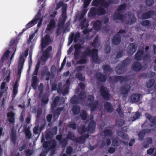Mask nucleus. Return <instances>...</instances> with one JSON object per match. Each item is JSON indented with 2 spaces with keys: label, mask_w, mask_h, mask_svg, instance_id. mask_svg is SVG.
Instances as JSON below:
<instances>
[{
  "label": "nucleus",
  "mask_w": 156,
  "mask_h": 156,
  "mask_svg": "<svg viewBox=\"0 0 156 156\" xmlns=\"http://www.w3.org/2000/svg\"><path fill=\"white\" fill-rule=\"evenodd\" d=\"M51 117H52V116L51 115H48L47 117V121L48 122H50L51 120Z\"/></svg>",
  "instance_id": "774afa93"
},
{
  "label": "nucleus",
  "mask_w": 156,
  "mask_h": 156,
  "mask_svg": "<svg viewBox=\"0 0 156 156\" xmlns=\"http://www.w3.org/2000/svg\"><path fill=\"white\" fill-rule=\"evenodd\" d=\"M119 144V142L117 140V139H113L112 141V145L113 146H117Z\"/></svg>",
  "instance_id": "f704fd0d"
},
{
  "label": "nucleus",
  "mask_w": 156,
  "mask_h": 156,
  "mask_svg": "<svg viewBox=\"0 0 156 156\" xmlns=\"http://www.w3.org/2000/svg\"><path fill=\"white\" fill-rule=\"evenodd\" d=\"M50 145H49V143L48 142H44L43 144V147L45 148H46L48 147L49 148Z\"/></svg>",
  "instance_id": "09e8293b"
},
{
  "label": "nucleus",
  "mask_w": 156,
  "mask_h": 156,
  "mask_svg": "<svg viewBox=\"0 0 156 156\" xmlns=\"http://www.w3.org/2000/svg\"><path fill=\"white\" fill-rule=\"evenodd\" d=\"M115 151V149L114 148L111 147L108 150V151L111 153H112Z\"/></svg>",
  "instance_id": "e2e57ef3"
},
{
  "label": "nucleus",
  "mask_w": 156,
  "mask_h": 156,
  "mask_svg": "<svg viewBox=\"0 0 156 156\" xmlns=\"http://www.w3.org/2000/svg\"><path fill=\"white\" fill-rule=\"evenodd\" d=\"M77 77L78 79L80 80H83L84 79V78L82 76V75L80 73H78L77 74Z\"/></svg>",
  "instance_id": "37998d69"
},
{
  "label": "nucleus",
  "mask_w": 156,
  "mask_h": 156,
  "mask_svg": "<svg viewBox=\"0 0 156 156\" xmlns=\"http://www.w3.org/2000/svg\"><path fill=\"white\" fill-rule=\"evenodd\" d=\"M118 135L120 136L123 139H127L128 138V136L122 132H119L118 133Z\"/></svg>",
  "instance_id": "c756f323"
},
{
  "label": "nucleus",
  "mask_w": 156,
  "mask_h": 156,
  "mask_svg": "<svg viewBox=\"0 0 156 156\" xmlns=\"http://www.w3.org/2000/svg\"><path fill=\"white\" fill-rule=\"evenodd\" d=\"M18 82L17 81H16L15 84H14L13 87V97H15V96L17 94V88H18Z\"/></svg>",
  "instance_id": "a211bd4d"
},
{
  "label": "nucleus",
  "mask_w": 156,
  "mask_h": 156,
  "mask_svg": "<svg viewBox=\"0 0 156 156\" xmlns=\"http://www.w3.org/2000/svg\"><path fill=\"white\" fill-rule=\"evenodd\" d=\"M100 91L101 94L103 97L106 98H108L109 97L107 90L104 87H101Z\"/></svg>",
  "instance_id": "4468645a"
},
{
  "label": "nucleus",
  "mask_w": 156,
  "mask_h": 156,
  "mask_svg": "<svg viewBox=\"0 0 156 156\" xmlns=\"http://www.w3.org/2000/svg\"><path fill=\"white\" fill-rule=\"evenodd\" d=\"M154 1L153 0H148L147 1V4L149 6H151L154 3Z\"/></svg>",
  "instance_id": "4c0bfd02"
},
{
  "label": "nucleus",
  "mask_w": 156,
  "mask_h": 156,
  "mask_svg": "<svg viewBox=\"0 0 156 156\" xmlns=\"http://www.w3.org/2000/svg\"><path fill=\"white\" fill-rule=\"evenodd\" d=\"M59 97H55L54 101L53 104H52V106H53V105H54L55 106L56 105V103L58 102V101L59 100Z\"/></svg>",
  "instance_id": "e433bc0d"
},
{
  "label": "nucleus",
  "mask_w": 156,
  "mask_h": 156,
  "mask_svg": "<svg viewBox=\"0 0 156 156\" xmlns=\"http://www.w3.org/2000/svg\"><path fill=\"white\" fill-rule=\"evenodd\" d=\"M91 0H83L84 7H86L90 3Z\"/></svg>",
  "instance_id": "c9c22d12"
},
{
  "label": "nucleus",
  "mask_w": 156,
  "mask_h": 156,
  "mask_svg": "<svg viewBox=\"0 0 156 156\" xmlns=\"http://www.w3.org/2000/svg\"><path fill=\"white\" fill-rule=\"evenodd\" d=\"M94 98L92 96H89L88 97L86 103L87 106H90L91 110L92 111L95 110L97 108L98 102L95 101L94 103L93 100Z\"/></svg>",
  "instance_id": "39448f33"
},
{
  "label": "nucleus",
  "mask_w": 156,
  "mask_h": 156,
  "mask_svg": "<svg viewBox=\"0 0 156 156\" xmlns=\"http://www.w3.org/2000/svg\"><path fill=\"white\" fill-rule=\"evenodd\" d=\"M105 107L106 110L109 112H111L112 111V108L110 103H107L105 105Z\"/></svg>",
  "instance_id": "aec40b11"
},
{
  "label": "nucleus",
  "mask_w": 156,
  "mask_h": 156,
  "mask_svg": "<svg viewBox=\"0 0 156 156\" xmlns=\"http://www.w3.org/2000/svg\"><path fill=\"white\" fill-rule=\"evenodd\" d=\"M140 116V114L139 112H136L135 114V116L134 117L135 119L133 120L132 121H134L135 119L138 118Z\"/></svg>",
  "instance_id": "49530a36"
},
{
  "label": "nucleus",
  "mask_w": 156,
  "mask_h": 156,
  "mask_svg": "<svg viewBox=\"0 0 156 156\" xmlns=\"http://www.w3.org/2000/svg\"><path fill=\"white\" fill-rule=\"evenodd\" d=\"M144 133L145 131L144 130H143L139 133L138 134V135L139 137L140 138V139H142V138L143 137L144 135Z\"/></svg>",
  "instance_id": "a19ab883"
},
{
  "label": "nucleus",
  "mask_w": 156,
  "mask_h": 156,
  "mask_svg": "<svg viewBox=\"0 0 156 156\" xmlns=\"http://www.w3.org/2000/svg\"><path fill=\"white\" fill-rule=\"evenodd\" d=\"M117 111L119 114V115H120L121 116H122L123 115V113L122 111L121 110V109L119 108L118 109H117Z\"/></svg>",
  "instance_id": "bf43d9fd"
},
{
  "label": "nucleus",
  "mask_w": 156,
  "mask_h": 156,
  "mask_svg": "<svg viewBox=\"0 0 156 156\" xmlns=\"http://www.w3.org/2000/svg\"><path fill=\"white\" fill-rule=\"evenodd\" d=\"M103 70L105 73L109 74L111 72V69L108 66H106L104 67Z\"/></svg>",
  "instance_id": "393cba45"
},
{
  "label": "nucleus",
  "mask_w": 156,
  "mask_h": 156,
  "mask_svg": "<svg viewBox=\"0 0 156 156\" xmlns=\"http://www.w3.org/2000/svg\"><path fill=\"white\" fill-rule=\"evenodd\" d=\"M14 115L15 114L12 112H9L7 115L9 121L12 123H13L14 122Z\"/></svg>",
  "instance_id": "2eb2a0df"
},
{
  "label": "nucleus",
  "mask_w": 156,
  "mask_h": 156,
  "mask_svg": "<svg viewBox=\"0 0 156 156\" xmlns=\"http://www.w3.org/2000/svg\"><path fill=\"white\" fill-rule=\"evenodd\" d=\"M80 108L79 106H75L73 107L72 111L75 114H76L79 112Z\"/></svg>",
  "instance_id": "cd10ccee"
},
{
  "label": "nucleus",
  "mask_w": 156,
  "mask_h": 156,
  "mask_svg": "<svg viewBox=\"0 0 156 156\" xmlns=\"http://www.w3.org/2000/svg\"><path fill=\"white\" fill-rule=\"evenodd\" d=\"M145 116L151 122H154V121L153 120L154 118L153 117H151L150 115L146 113L145 114Z\"/></svg>",
  "instance_id": "2f4dec72"
},
{
  "label": "nucleus",
  "mask_w": 156,
  "mask_h": 156,
  "mask_svg": "<svg viewBox=\"0 0 156 156\" xmlns=\"http://www.w3.org/2000/svg\"><path fill=\"white\" fill-rule=\"evenodd\" d=\"M74 136L72 134H70L67 137L68 138H70L72 140H74Z\"/></svg>",
  "instance_id": "5fc2aeb1"
},
{
  "label": "nucleus",
  "mask_w": 156,
  "mask_h": 156,
  "mask_svg": "<svg viewBox=\"0 0 156 156\" xmlns=\"http://www.w3.org/2000/svg\"><path fill=\"white\" fill-rule=\"evenodd\" d=\"M62 2H60L58 3L56 5V7L55 8L57 10L62 5Z\"/></svg>",
  "instance_id": "3c124183"
},
{
  "label": "nucleus",
  "mask_w": 156,
  "mask_h": 156,
  "mask_svg": "<svg viewBox=\"0 0 156 156\" xmlns=\"http://www.w3.org/2000/svg\"><path fill=\"white\" fill-rule=\"evenodd\" d=\"M50 42L49 37L48 35H46L41 40V48L44 49Z\"/></svg>",
  "instance_id": "1a4fd4ad"
},
{
  "label": "nucleus",
  "mask_w": 156,
  "mask_h": 156,
  "mask_svg": "<svg viewBox=\"0 0 156 156\" xmlns=\"http://www.w3.org/2000/svg\"><path fill=\"white\" fill-rule=\"evenodd\" d=\"M142 25L144 26L148 25L149 24V22L148 20L144 21L141 23Z\"/></svg>",
  "instance_id": "c03bdc74"
},
{
  "label": "nucleus",
  "mask_w": 156,
  "mask_h": 156,
  "mask_svg": "<svg viewBox=\"0 0 156 156\" xmlns=\"http://www.w3.org/2000/svg\"><path fill=\"white\" fill-rule=\"evenodd\" d=\"M89 128L87 130V131H88L90 133L92 132V130L94 129L95 127V124L94 122L92 121L90 122L89 125Z\"/></svg>",
  "instance_id": "f3484780"
},
{
  "label": "nucleus",
  "mask_w": 156,
  "mask_h": 156,
  "mask_svg": "<svg viewBox=\"0 0 156 156\" xmlns=\"http://www.w3.org/2000/svg\"><path fill=\"white\" fill-rule=\"evenodd\" d=\"M33 130L35 134H37L38 133V132L39 131L38 126H35Z\"/></svg>",
  "instance_id": "79ce46f5"
},
{
  "label": "nucleus",
  "mask_w": 156,
  "mask_h": 156,
  "mask_svg": "<svg viewBox=\"0 0 156 156\" xmlns=\"http://www.w3.org/2000/svg\"><path fill=\"white\" fill-rule=\"evenodd\" d=\"M25 133L27 137L30 138L31 137V134L29 130L28 129H26L25 131Z\"/></svg>",
  "instance_id": "473e14b6"
},
{
  "label": "nucleus",
  "mask_w": 156,
  "mask_h": 156,
  "mask_svg": "<svg viewBox=\"0 0 156 156\" xmlns=\"http://www.w3.org/2000/svg\"><path fill=\"white\" fill-rule=\"evenodd\" d=\"M97 51L95 49H93L91 52L89 48L87 49L84 52V56H90L94 62H98V58L97 56Z\"/></svg>",
  "instance_id": "7ed1b4c3"
},
{
  "label": "nucleus",
  "mask_w": 156,
  "mask_h": 156,
  "mask_svg": "<svg viewBox=\"0 0 156 156\" xmlns=\"http://www.w3.org/2000/svg\"><path fill=\"white\" fill-rule=\"evenodd\" d=\"M80 36V34L79 33H76L74 37V34L71 33L69 36V44H70L72 42L73 39L75 42H76L77 39Z\"/></svg>",
  "instance_id": "9b49d317"
},
{
  "label": "nucleus",
  "mask_w": 156,
  "mask_h": 156,
  "mask_svg": "<svg viewBox=\"0 0 156 156\" xmlns=\"http://www.w3.org/2000/svg\"><path fill=\"white\" fill-rule=\"evenodd\" d=\"M110 50V47L109 46H107L105 49V51L107 53L109 52Z\"/></svg>",
  "instance_id": "680f3d73"
},
{
  "label": "nucleus",
  "mask_w": 156,
  "mask_h": 156,
  "mask_svg": "<svg viewBox=\"0 0 156 156\" xmlns=\"http://www.w3.org/2000/svg\"><path fill=\"white\" fill-rule=\"evenodd\" d=\"M79 85L82 89H83L85 87V85L82 82L80 83Z\"/></svg>",
  "instance_id": "0e129e2a"
},
{
  "label": "nucleus",
  "mask_w": 156,
  "mask_h": 156,
  "mask_svg": "<svg viewBox=\"0 0 156 156\" xmlns=\"http://www.w3.org/2000/svg\"><path fill=\"white\" fill-rule=\"evenodd\" d=\"M66 6L62 7V17L63 20L65 21L66 18Z\"/></svg>",
  "instance_id": "a878e982"
},
{
  "label": "nucleus",
  "mask_w": 156,
  "mask_h": 156,
  "mask_svg": "<svg viewBox=\"0 0 156 156\" xmlns=\"http://www.w3.org/2000/svg\"><path fill=\"white\" fill-rule=\"evenodd\" d=\"M55 26V21L53 20L50 21L49 24L48 25L47 30H51L54 28Z\"/></svg>",
  "instance_id": "6ab92c4d"
},
{
  "label": "nucleus",
  "mask_w": 156,
  "mask_h": 156,
  "mask_svg": "<svg viewBox=\"0 0 156 156\" xmlns=\"http://www.w3.org/2000/svg\"><path fill=\"white\" fill-rule=\"evenodd\" d=\"M153 12L151 11L149 12L148 13H146L144 14L142 17H141L142 19H147L150 17L151 15L153 13Z\"/></svg>",
  "instance_id": "5701e85b"
},
{
  "label": "nucleus",
  "mask_w": 156,
  "mask_h": 156,
  "mask_svg": "<svg viewBox=\"0 0 156 156\" xmlns=\"http://www.w3.org/2000/svg\"><path fill=\"white\" fill-rule=\"evenodd\" d=\"M96 76L99 80L101 81H104L105 80V78L104 76L100 73L97 74Z\"/></svg>",
  "instance_id": "412c9836"
},
{
  "label": "nucleus",
  "mask_w": 156,
  "mask_h": 156,
  "mask_svg": "<svg viewBox=\"0 0 156 156\" xmlns=\"http://www.w3.org/2000/svg\"><path fill=\"white\" fill-rule=\"evenodd\" d=\"M136 50V46L133 43L130 44L128 46L127 50L130 54H133L135 52Z\"/></svg>",
  "instance_id": "9d476101"
},
{
  "label": "nucleus",
  "mask_w": 156,
  "mask_h": 156,
  "mask_svg": "<svg viewBox=\"0 0 156 156\" xmlns=\"http://www.w3.org/2000/svg\"><path fill=\"white\" fill-rule=\"evenodd\" d=\"M154 150V148H150L147 151V153L149 154H151L153 152Z\"/></svg>",
  "instance_id": "a18cd8bd"
},
{
  "label": "nucleus",
  "mask_w": 156,
  "mask_h": 156,
  "mask_svg": "<svg viewBox=\"0 0 156 156\" xmlns=\"http://www.w3.org/2000/svg\"><path fill=\"white\" fill-rule=\"evenodd\" d=\"M48 101V99L47 97L43 98L42 100V103L46 104Z\"/></svg>",
  "instance_id": "de8ad7c7"
},
{
  "label": "nucleus",
  "mask_w": 156,
  "mask_h": 156,
  "mask_svg": "<svg viewBox=\"0 0 156 156\" xmlns=\"http://www.w3.org/2000/svg\"><path fill=\"white\" fill-rule=\"evenodd\" d=\"M28 54V50H26L24 53L21 55L18 62V75H20L23 68V63L24 62V58H26Z\"/></svg>",
  "instance_id": "20e7f679"
},
{
  "label": "nucleus",
  "mask_w": 156,
  "mask_h": 156,
  "mask_svg": "<svg viewBox=\"0 0 156 156\" xmlns=\"http://www.w3.org/2000/svg\"><path fill=\"white\" fill-rule=\"evenodd\" d=\"M69 80H68L66 81V84L65 85V87H66V89L63 92V95H65L68 92V87L69 85Z\"/></svg>",
  "instance_id": "bb28decb"
},
{
  "label": "nucleus",
  "mask_w": 156,
  "mask_h": 156,
  "mask_svg": "<svg viewBox=\"0 0 156 156\" xmlns=\"http://www.w3.org/2000/svg\"><path fill=\"white\" fill-rule=\"evenodd\" d=\"M70 127L72 128L73 129H75L76 128V126L75 124L74 123H71L69 125Z\"/></svg>",
  "instance_id": "338daca9"
},
{
  "label": "nucleus",
  "mask_w": 156,
  "mask_h": 156,
  "mask_svg": "<svg viewBox=\"0 0 156 156\" xmlns=\"http://www.w3.org/2000/svg\"><path fill=\"white\" fill-rule=\"evenodd\" d=\"M85 93L82 92L80 95L79 97L80 98H83L85 97Z\"/></svg>",
  "instance_id": "69168bd1"
},
{
  "label": "nucleus",
  "mask_w": 156,
  "mask_h": 156,
  "mask_svg": "<svg viewBox=\"0 0 156 156\" xmlns=\"http://www.w3.org/2000/svg\"><path fill=\"white\" fill-rule=\"evenodd\" d=\"M129 20L128 22V23L129 24H132L134 23L136 21V19L134 16L132 15L129 17Z\"/></svg>",
  "instance_id": "b1692460"
},
{
  "label": "nucleus",
  "mask_w": 156,
  "mask_h": 156,
  "mask_svg": "<svg viewBox=\"0 0 156 156\" xmlns=\"http://www.w3.org/2000/svg\"><path fill=\"white\" fill-rule=\"evenodd\" d=\"M9 53V51H6L5 53H4V55H3V58H5L7 57L8 56Z\"/></svg>",
  "instance_id": "603ef678"
},
{
  "label": "nucleus",
  "mask_w": 156,
  "mask_h": 156,
  "mask_svg": "<svg viewBox=\"0 0 156 156\" xmlns=\"http://www.w3.org/2000/svg\"><path fill=\"white\" fill-rule=\"evenodd\" d=\"M10 71L8 70L5 73L3 76V80L4 81L8 83L10 80Z\"/></svg>",
  "instance_id": "f8f14e48"
},
{
  "label": "nucleus",
  "mask_w": 156,
  "mask_h": 156,
  "mask_svg": "<svg viewBox=\"0 0 156 156\" xmlns=\"http://www.w3.org/2000/svg\"><path fill=\"white\" fill-rule=\"evenodd\" d=\"M143 52L142 51H139L135 55V58L137 60L141 59Z\"/></svg>",
  "instance_id": "4be33fe9"
},
{
  "label": "nucleus",
  "mask_w": 156,
  "mask_h": 156,
  "mask_svg": "<svg viewBox=\"0 0 156 156\" xmlns=\"http://www.w3.org/2000/svg\"><path fill=\"white\" fill-rule=\"evenodd\" d=\"M72 151V148L70 147H69L67 148L66 150V153L67 154H70Z\"/></svg>",
  "instance_id": "8fccbe9b"
},
{
  "label": "nucleus",
  "mask_w": 156,
  "mask_h": 156,
  "mask_svg": "<svg viewBox=\"0 0 156 156\" xmlns=\"http://www.w3.org/2000/svg\"><path fill=\"white\" fill-rule=\"evenodd\" d=\"M125 34V32L124 31H120L118 34L115 35L114 37L112 40L113 43L116 45L119 44L120 41V37H122L123 35L124 36Z\"/></svg>",
  "instance_id": "423d86ee"
},
{
  "label": "nucleus",
  "mask_w": 156,
  "mask_h": 156,
  "mask_svg": "<svg viewBox=\"0 0 156 156\" xmlns=\"http://www.w3.org/2000/svg\"><path fill=\"white\" fill-rule=\"evenodd\" d=\"M35 36L34 34H32L29 35V37L28 40V44H30L31 42V40L33 39L34 36Z\"/></svg>",
  "instance_id": "72a5a7b5"
},
{
  "label": "nucleus",
  "mask_w": 156,
  "mask_h": 156,
  "mask_svg": "<svg viewBox=\"0 0 156 156\" xmlns=\"http://www.w3.org/2000/svg\"><path fill=\"white\" fill-rule=\"evenodd\" d=\"M77 99V97L76 96H74V97L72 98L70 100V102L72 103H74L77 102L76 99Z\"/></svg>",
  "instance_id": "ea45409f"
},
{
  "label": "nucleus",
  "mask_w": 156,
  "mask_h": 156,
  "mask_svg": "<svg viewBox=\"0 0 156 156\" xmlns=\"http://www.w3.org/2000/svg\"><path fill=\"white\" fill-rule=\"evenodd\" d=\"M44 18H45V17H44L42 18L41 19V20H40V21H39V22L37 24V26L38 27H40L41 26V25L42 24V21L44 19Z\"/></svg>",
  "instance_id": "13d9d810"
},
{
  "label": "nucleus",
  "mask_w": 156,
  "mask_h": 156,
  "mask_svg": "<svg viewBox=\"0 0 156 156\" xmlns=\"http://www.w3.org/2000/svg\"><path fill=\"white\" fill-rule=\"evenodd\" d=\"M123 17L119 14L115 13L114 16V18L115 20L116 19L122 20Z\"/></svg>",
  "instance_id": "c85d7f7f"
},
{
  "label": "nucleus",
  "mask_w": 156,
  "mask_h": 156,
  "mask_svg": "<svg viewBox=\"0 0 156 156\" xmlns=\"http://www.w3.org/2000/svg\"><path fill=\"white\" fill-rule=\"evenodd\" d=\"M108 22V20L107 18H105L102 20L101 23L99 21H97L93 24V28L95 30H98L101 29V26L107 23Z\"/></svg>",
  "instance_id": "0eeeda50"
},
{
  "label": "nucleus",
  "mask_w": 156,
  "mask_h": 156,
  "mask_svg": "<svg viewBox=\"0 0 156 156\" xmlns=\"http://www.w3.org/2000/svg\"><path fill=\"white\" fill-rule=\"evenodd\" d=\"M52 48L51 46H49L46 50L45 51L43 52L41 58L40 60L36 66L35 71L34 73V75L37 74L38 69L39 67L40 64L43 65L45 62L47 60L50 56L49 52L51 50Z\"/></svg>",
  "instance_id": "f257e3e1"
},
{
  "label": "nucleus",
  "mask_w": 156,
  "mask_h": 156,
  "mask_svg": "<svg viewBox=\"0 0 156 156\" xmlns=\"http://www.w3.org/2000/svg\"><path fill=\"white\" fill-rule=\"evenodd\" d=\"M117 80L118 81L120 80L121 82L122 81V80H124L125 79L124 78H123L122 77L120 76L117 77Z\"/></svg>",
  "instance_id": "6e6d98bb"
},
{
  "label": "nucleus",
  "mask_w": 156,
  "mask_h": 156,
  "mask_svg": "<svg viewBox=\"0 0 156 156\" xmlns=\"http://www.w3.org/2000/svg\"><path fill=\"white\" fill-rule=\"evenodd\" d=\"M81 115L82 119L83 120H85L86 119V116H87L86 113L84 111H83L82 112V114H81Z\"/></svg>",
  "instance_id": "58836bf2"
},
{
  "label": "nucleus",
  "mask_w": 156,
  "mask_h": 156,
  "mask_svg": "<svg viewBox=\"0 0 156 156\" xmlns=\"http://www.w3.org/2000/svg\"><path fill=\"white\" fill-rule=\"evenodd\" d=\"M87 137V136L86 135V136H83V138H80V140H78V142H79L80 143H83V142L84 138Z\"/></svg>",
  "instance_id": "864d4df0"
},
{
  "label": "nucleus",
  "mask_w": 156,
  "mask_h": 156,
  "mask_svg": "<svg viewBox=\"0 0 156 156\" xmlns=\"http://www.w3.org/2000/svg\"><path fill=\"white\" fill-rule=\"evenodd\" d=\"M133 68L134 70L136 71L144 70L145 69L144 68L141 67L140 63L138 62H136L133 63Z\"/></svg>",
  "instance_id": "ddd939ff"
},
{
  "label": "nucleus",
  "mask_w": 156,
  "mask_h": 156,
  "mask_svg": "<svg viewBox=\"0 0 156 156\" xmlns=\"http://www.w3.org/2000/svg\"><path fill=\"white\" fill-rule=\"evenodd\" d=\"M92 4L94 5L100 6V7L97 11L98 14L100 15L105 13L103 7H106L108 6L105 2L101 0H94L92 2Z\"/></svg>",
  "instance_id": "f03ea898"
},
{
  "label": "nucleus",
  "mask_w": 156,
  "mask_h": 156,
  "mask_svg": "<svg viewBox=\"0 0 156 156\" xmlns=\"http://www.w3.org/2000/svg\"><path fill=\"white\" fill-rule=\"evenodd\" d=\"M5 82L4 81L1 84V89L2 90H4L5 91L7 88V87L5 86Z\"/></svg>",
  "instance_id": "7c9ffc66"
},
{
  "label": "nucleus",
  "mask_w": 156,
  "mask_h": 156,
  "mask_svg": "<svg viewBox=\"0 0 156 156\" xmlns=\"http://www.w3.org/2000/svg\"><path fill=\"white\" fill-rule=\"evenodd\" d=\"M86 60L85 59H82L78 62V63L80 64H82L86 62Z\"/></svg>",
  "instance_id": "052dcab7"
},
{
  "label": "nucleus",
  "mask_w": 156,
  "mask_h": 156,
  "mask_svg": "<svg viewBox=\"0 0 156 156\" xmlns=\"http://www.w3.org/2000/svg\"><path fill=\"white\" fill-rule=\"evenodd\" d=\"M125 8V5L123 4L121 5L119 8V10L120 11L124 9Z\"/></svg>",
  "instance_id": "4d7b16f0"
},
{
  "label": "nucleus",
  "mask_w": 156,
  "mask_h": 156,
  "mask_svg": "<svg viewBox=\"0 0 156 156\" xmlns=\"http://www.w3.org/2000/svg\"><path fill=\"white\" fill-rule=\"evenodd\" d=\"M140 99L139 94H133L131 97V99L133 102H135L138 101Z\"/></svg>",
  "instance_id": "dca6fc26"
},
{
  "label": "nucleus",
  "mask_w": 156,
  "mask_h": 156,
  "mask_svg": "<svg viewBox=\"0 0 156 156\" xmlns=\"http://www.w3.org/2000/svg\"><path fill=\"white\" fill-rule=\"evenodd\" d=\"M41 16V14L40 12H38L37 14L35 16L34 19L31 21L29 22L26 25V27L27 28H29L35 24L36 21L39 19Z\"/></svg>",
  "instance_id": "6e6552de"
}]
</instances>
